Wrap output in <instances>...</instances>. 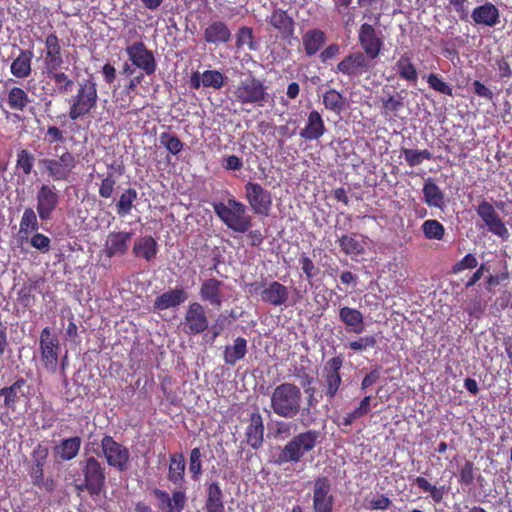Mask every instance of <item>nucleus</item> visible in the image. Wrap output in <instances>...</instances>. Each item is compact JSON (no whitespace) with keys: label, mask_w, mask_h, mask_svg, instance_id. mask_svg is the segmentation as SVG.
Listing matches in <instances>:
<instances>
[{"label":"nucleus","mask_w":512,"mask_h":512,"mask_svg":"<svg viewBox=\"0 0 512 512\" xmlns=\"http://www.w3.org/2000/svg\"><path fill=\"white\" fill-rule=\"evenodd\" d=\"M377 343L375 336H364L349 343V348L353 351H363L367 348H373Z\"/></svg>","instance_id":"nucleus-61"},{"label":"nucleus","mask_w":512,"mask_h":512,"mask_svg":"<svg viewBox=\"0 0 512 512\" xmlns=\"http://www.w3.org/2000/svg\"><path fill=\"white\" fill-rule=\"evenodd\" d=\"M325 107L334 112H340L344 108V97L334 89H330L323 95Z\"/></svg>","instance_id":"nucleus-50"},{"label":"nucleus","mask_w":512,"mask_h":512,"mask_svg":"<svg viewBox=\"0 0 512 512\" xmlns=\"http://www.w3.org/2000/svg\"><path fill=\"white\" fill-rule=\"evenodd\" d=\"M43 165L48 175L55 181L67 180L72 170L76 167V157L65 150L58 159L43 158L39 161Z\"/></svg>","instance_id":"nucleus-11"},{"label":"nucleus","mask_w":512,"mask_h":512,"mask_svg":"<svg viewBox=\"0 0 512 512\" xmlns=\"http://www.w3.org/2000/svg\"><path fill=\"white\" fill-rule=\"evenodd\" d=\"M303 395L296 384L285 382L276 386L271 394L270 407L282 418L293 419L300 416V424L310 427L316 417L309 407H302Z\"/></svg>","instance_id":"nucleus-1"},{"label":"nucleus","mask_w":512,"mask_h":512,"mask_svg":"<svg viewBox=\"0 0 512 512\" xmlns=\"http://www.w3.org/2000/svg\"><path fill=\"white\" fill-rule=\"evenodd\" d=\"M358 42L362 53L375 61L383 49L384 39L381 31L368 23H363L358 31Z\"/></svg>","instance_id":"nucleus-10"},{"label":"nucleus","mask_w":512,"mask_h":512,"mask_svg":"<svg viewBox=\"0 0 512 512\" xmlns=\"http://www.w3.org/2000/svg\"><path fill=\"white\" fill-rule=\"evenodd\" d=\"M302 40L306 55L312 56L324 45L325 34L319 29L308 30Z\"/></svg>","instance_id":"nucleus-36"},{"label":"nucleus","mask_w":512,"mask_h":512,"mask_svg":"<svg viewBox=\"0 0 512 512\" xmlns=\"http://www.w3.org/2000/svg\"><path fill=\"white\" fill-rule=\"evenodd\" d=\"M84 486L92 496H98L105 487V467L93 456L81 463Z\"/></svg>","instance_id":"nucleus-7"},{"label":"nucleus","mask_w":512,"mask_h":512,"mask_svg":"<svg viewBox=\"0 0 512 512\" xmlns=\"http://www.w3.org/2000/svg\"><path fill=\"white\" fill-rule=\"evenodd\" d=\"M34 165V156L27 150L22 149L17 153L16 166L20 168L25 175H29L32 172Z\"/></svg>","instance_id":"nucleus-55"},{"label":"nucleus","mask_w":512,"mask_h":512,"mask_svg":"<svg viewBox=\"0 0 512 512\" xmlns=\"http://www.w3.org/2000/svg\"><path fill=\"white\" fill-rule=\"evenodd\" d=\"M288 295L287 287L277 281L271 282L268 287L261 291L262 300L274 306L285 304Z\"/></svg>","instance_id":"nucleus-30"},{"label":"nucleus","mask_w":512,"mask_h":512,"mask_svg":"<svg viewBox=\"0 0 512 512\" xmlns=\"http://www.w3.org/2000/svg\"><path fill=\"white\" fill-rule=\"evenodd\" d=\"M41 360L49 372H56L58 367L59 340L52 334L49 327H45L39 339Z\"/></svg>","instance_id":"nucleus-13"},{"label":"nucleus","mask_w":512,"mask_h":512,"mask_svg":"<svg viewBox=\"0 0 512 512\" xmlns=\"http://www.w3.org/2000/svg\"><path fill=\"white\" fill-rule=\"evenodd\" d=\"M326 131L324 121L320 113L316 110L308 114L305 127L299 132V136L305 140H318Z\"/></svg>","instance_id":"nucleus-27"},{"label":"nucleus","mask_w":512,"mask_h":512,"mask_svg":"<svg viewBox=\"0 0 512 512\" xmlns=\"http://www.w3.org/2000/svg\"><path fill=\"white\" fill-rule=\"evenodd\" d=\"M235 44L238 49H242L244 46H247L250 51L259 49V43L255 40L253 29L247 26H242L237 30Z\"/></svg>","instance_id":"nucleus-43"},{"label":"nucleus","mask_w":512,"mask_h":512,"mask_svg":"<svg viewBox=\"0 0 512 512\" xmlns=\"http://www.w3.org/2000/svg\"><path fill=\"white\" fill-rule=\"evenodd\" d=\"M7 102L11 109L23 111L29 103V98L23 89L13 87L8 92Z\"/></svg>","instance_id":"nucleus-45"},{"label":"nucleus","mask_w":512,"mask_h":512,"mask_svg":"<svg viewBox=\"0 0 512 512\" xmlns=\"http://www.w3.org/2000/svg\"><path fill=\"white\" fill-rule=\"evenodd\" d=\"M189 471L194 481H197L202 474V453L198 447L193 448L190 452Z\"/></svg>","instance_id":"nucleus-54"},{"label":"nucleus","mask_w":512,"mask_h":512,"mask_svg":"<svg viewBox=\"0 0 512 512\" xmlns=\"http://www.w3.org/2000/svg\"><path fill=\"white\" fill-rule=\"evenodd\" d=\"M427 82L429 86L437 92L442 94L452 96L453 90L452 88L442 80L437 74L431 73L427 77Z\"/></svg>","instance_id":"nucleus-57"},{"label":"nucleus","mask_w":512,"mask_h":512,"mask_svg":"<svg viewBox=\"0 0 512 512\" xmlns=\"http://www.w3.org/2000/svg\"><path fill=\"white\" fill-rule=\"evenodd\" d=\"M101 450L109 466L121 472L128 469L130 453L124 445L105 435L101 440Z\"/></svg>","instance_id":"nucleus-9"},{"label":"nucleus","mask_w":512,"mask_h":512,"mask_svg":"<svg viewBox=\"0 0 512 512\" xmlns=\"http://www.w3.org/2000/svg\"><path fill=\"white\" fill-rule=\"evenodd\" d=\"M46 57L44 60L45 70L53 71L58 70L62 64L63 59L61 56V47L59 45V39L56 34L52 33L46 37Z\"/></svg>","instance_id":"nucleus-25"},{"label":"nucleus","mask_w":512,"mask_h":512,"mask_svg":"<svg viewBox=\"0 0 512 512\" xmlns=\"http://www.w3.org/2000/svg\"><path fill=\"white\" fill-rule=\"evenodd\" d=\"M46 72L48 77L54 82L55 85L51 95L65 94L72 89L74 82L64 72H58L57 70Z\"/></svg>","instance_id":"nucleus-42"},{"label":"nucleus","mask_w":512,"mask_h":512,"mask_svg":"<svg viewBox=\"0 0 512 512\" xmlns=\"http://www.w3.org/2000/svg\"><path fill=\"white\" fill-rule=\"evenodd\" d=\"M474 481V463L466 461L461 467L459 474V483L471 485Z\"/></svg>","instance_id":"nucleus-62"},{"label":"nucleus","mask_w":512,"mask_h":512,"mask_svg":"<svg viewBox=\"0 0 512 512\" xmlns=\"http://www.w3.org/2000/svg\"><path fill=\"white\" fill-rule=\"evenodd\" d=\"M115 184L116 181L111 175L104 178L99 187V195L103 198H110L114 191Z\"/></svg>","instance_id":"nucleus-64"},{"label":"nucleus","mask_w":512,"mask_h":512,"mask_svg":"<svg viewBox=\"0 0 512 512\" xmlns=\"http://www.w3.org/2000/svg\"><path fill=\"white\" fill-rule=\"evenodd\" d=\"M33 52L30 50H21L20 54L11 64V73L17 78H26L31 73V61Z\"/></svg>","instance_id":"nucleus-34"},{"label":"nucleus","mask_w":512,"mask_h":512,"mask_svg":"<svg viewBox=\"0 0 512 512\" xmlns=\"http://www.w3.org/2000/svg\"><path fill=\"white\" fill-rule=\"evenodd\" d=\"M370 401L371 396H365L360 401L358 407L346 414V416L343 418L342 425L350 426L356 419L366 415L370 410Z\"/></svg>","instance_id":"nucleus-48"},{"label":"nucleus","mask_w":512,"mask_h":512,"mask_svg":"<svg viewBox=\"0 0 512 512\" xmlns=\"http://www.w3.org/2000/svg\"><path fill=\"white\" fill-rule=\"evenodd\" d=\"M152 493L157 499L160 512H182L186 506L187 496L184 491L175 490L170 495L164 490L155 488Z\"/></svg>","instance_id":"nucleus-18"},{"label":"nucleus","mask_w":512,"mask_h":512,"mask_svg":"<svg viewBox=\"0 0 512 512\" xmlns=\"http://www.w3.org/2000/svg\"><path fill=\"white\" fill-rule=\"evenodd\" d=\"M203 75V87L219 90L224 86L225 76L218 70H206Z\"/></svg>","instance_id":"nucleus-52"},{"label":"nucleus","mask_w":512,"mask_h":512,"mask_svg":"<svg viewBox=\"0 0 512 512\" xmlns=\"http://www.w3.org/2000/svg\"><path fill=\"white\" fill-rule=\"evenodd\" d=\"M299 263L306 276L308 283L312 285L313 278L316 277L320 272L319 268L316 267L313 261L305 254H303L300 257Z\"/></svg>","instance_id":"nucleus-56"},{"label":"nucleus","mask_w":512,"mask_h":512,"mask_svg":"<svg viewBox=\"0 0 512 512\" xmlns=\"http://www.w3.org/2000/svg\"><path fill=\"white\" fill-rule=\"evenodd\" d=\"M212 206L218 218L234 232L245 233L252 226V217L247 214V207L234 197L229 198L227 204L215 202Z\"/></svg>","instance_id":"nucleus-3"},{"label":"nucleus","mask_w":512,"mask_h":512,"mask_svg":"<svg viewBox=\"0 0 512 512\" xmlns=\"http://www.w3.org/2000/svg\"><path fill=\"white\" fill-rule=\"evenodd\" d=\"M185 459L182 454H172L168 470V480L173 484H181L184 480Z\"/></svg>","instance_id":"nucleus-39"},{"label":"nucleus","mask_w":512,"mask_h":512,"mask_svg":"<svg viewBox=\"0 0 512 512\" xmlns=\"http://www.w3.org/2000/svg\"><path fill=\"white\" fill-rule=\"evenodd\" d=\"M132 236V232H110L104 245L105 255L109 258L125 255L128 251Z\"/></svg>","instance_id":"nucleus-21"},{"label":"nucleus","mask_w":512,"mask_h":512,"mask_svg":"<svg viewBox=\"0 0 512 512\" xmlns=\"http://www.w3.org/2000/svg\"><path fill=\"white\" fill-rule=\"evenodd\" d=\"M50 243V238L42 233H35L30 239V245L42 253H47L50 250Z\"/></svg>","instance_id":"nucleus-60"},{"label":"nucleus","mask_w":512,"mask_h":512,"mask_svg":"<svg viewBox=\"0 0 512 512\" xmlns=\"http://www.w3.org/2000/svg\"><path fill=\"white\" fill-rule=\"evenodd\" d=\"M37 213L41 220H49L59 204L58 194L50 186L43 184L36 195Z\"/></svg>","instance_id":"nucleus-19"},{"label":"nucleus","mask_w":512,"mask_h":512,"mask_svg":"<svg viewBox=\"0 0 512 512\" xmlns=\"http://www.w3.org/2000/svg\"><path fill=\"white\" fill-rule=\"evenodd\" d=\"M159 142L164 146L170 153L176 155L183 149V143L174 134L169 132H163L159 136Z\"/></svg>","instance_id":"nucleus-51"},{"label":"nucleus","mask_w":512,"mask_h":512,"mask_svg":"<svg viewBox=\"0 0 512 512\" xmlns=\"http://www.w3.org/2000/svg\"><path fill=\"white\" fill-rule=\"evenodd\" d=\"M20 225L27 227L32 231H37L39 229L37 215L33 208L28 207L24 210L20 220Z\"/></svg>","instance_id":"nucleus-59"},{"label":"nucleus","mask_w":512,"mask_h":512,"mask_svg":"<svg viewBox=\"0 0 512 512\" xmlns=\"http://www.w3.org/2000/svg\"><path fill=\"white\" fill-rule=\"evenodd\" d=\"M343 366V358L335 356L330 358L323 367L324 396L331 401L337 394L342 383L340 370Z\"/></svg>","instance_id":"nucleus-14"},{"label":"nucleus","mask_w":512,"mask_h":512,"mask_svg":"<svg viewBox=\"0 0 512 512\" xmlns=\"http://www.w3.org/2000/svg\"><path fill=\"white\" fill-rule=\"evenodd\" d=\"M422 191L424 195V201L429 207L438 208L441 211L446 208L444 193L436 185L432 178L425 180Z\"/></svg>","instance_id":"nucleus-29"},{"label":"nucleus","mask_w":512,"mask_h":512,"mask_svg":"<svg viewBox=\"0 0 512 512\" xmlns=\"http://www.w3.org/2000/svg\"><path fill=\"white\" fill-rule=\"evenodd\" d=\"M383 92L387 95L385 98L383 97L381 99L383 108L385 110L396 113L404 107V96H402L401 93L392 95L386 90H383Z\"/></svg>","instance_id":"nucleus-53"},{"label":"nucleus","mask_w":512,"mask_h":512,"mask_svg":"<svg viewBox=\"0 0 512 512\" xmlns=\"http://www.w3.org/2000/svg\"><path fill=\"white\" fill-rule=\"evenodd\" d=\"M129 60L145 74L152 75L157 68L156 60L152 51L148 50L141 41L129 45L126 49Z\"/></svg>","instance_id":"nucleus-16"},{"label":"nucleus","mask_w":512,"mask_h":512,"mask_svg":"<svg viewBox=\"0 0 512 512\" xmlns=\"http://www.w3.org/2000/svg\"><path fill=\"white\" fill-rule=\"evenodd\" d=\"M475 211L485 223L489 232L503 240H507L510 237V233L505 226V223L502 221L491 203L486 200H482L475 207Z\"/></svg>","instance_id":"nucleus-12"},{"label":"nucleus","mask_w":512,"mask_h":512,"mask_svg":"<svg viewBox=\"0 0 512 512\" xmlns=\"http://www.w3.org/2000/svg\"><path fill=\"white\" fill-rule=\"evenodd\" d=\"M414 483L417 485L418 488H420L423 492H428L430 494V497L435 503H440L444 495L447 493L446 486H440L437 487L435 485H432L426 478L424 477H417L414 480Z\"/></svg>","instance_id":"nucleus-44"},{"label":"nucleus","mask_w":512,"mask_h":512,"mask_svg":"<svg viewBox=\"0 0 512 512\" xmlns=\"http://www.w3.org/2000/svg\"><path fill=\"white\" fill-rule=\"evenodd\" d=\"M81 443L82 440L78 436L63 439L55 447V453L62 461L72 460L78 455Z\"/></svg>","instance_id":"nucleus-32"},{"label":"nucleus","mask_w":512,"mask_h":512,"mask_svg":"<svg viewBox=\"0 0 512 512\" xmlns=\"http://www.w3.org/2000/svg\"><path fill=\"white\" fill-rule=\"evenodd\" d=\"M96 84L91 80H85L79 83L76 95L72 96L69 118L77 120L88 114L97 104Z\"/></svg>","instance_id":"nucleus-6"},{"label":"nucleus","mask_w":512,"mask_h":512,"mask_svg":"<svg viewBox=\"0 0 512 512\" xmlns=\"http://www.w3.org/2000/svg\"><path fill=\"white\" fill-rule=\"evenodd\" d=\"M135 256L143 257L146 261H151L157 254V243L152 236H145L138 239L133 246Z\"/></svg>","instance_id":"nucleus-35"},{"label":"nucleus","mask_w":512,"mask_h":512,"mask_svg":"<svg viewBox=\"0 0 512 512\" xmlns=\"http://www.w3.org/2000/svg\"><path fill=\"white\" fill-rule=\"evenodd\" d=\"M321 442V432L313 429L294 435L281 449L275 458V464L298 463L302 457L315 449Z\"/></svg>","instance_id":"nucleus-2"},{"label":"nucleus","mask_w":512,"mask_h":512,"mask_svg":"<svg viewBox=\"0 0 512 512\" xmlns=\"http://www.w3.org/2000/svg\"><path fill=\"white\" fill-rule=\"evenodd\" d=\"M233 95L240 104H254L259 107H263L269 98L267 87L251 74L238 82Z\"/></svg>","instance_id":"nucleus-4"},{"label":"nucleus","mask_w":512,"mask_h":512,"mask_svg":"<svg viewBox=\"0 0 512 512\" xmlns=\"http://www.w3.org/2000/svg\"><path fill=\"white\" fill-rule=\"evenodd\" d=\"M221 286L222 282L215 278L205 280L200 288L201 299L213 306L220 307L222 304Z\"/></svg>","instance_id":"nucleus-31"},{"label":"nucleus","mask_w":512,"mask_h":512,"mask_svg":"<svg viewBox=\"0 0 512 512\" xmlns=\"http://www.w3.org/2000/svg\"><path fill=\"white\" fill-rule=\"evenodd\" d=\"M395 67L397 69L399 76L402 79L411 83L417 82L418 72L416 70V67L413 65L411 57L409 56L408 53H404L403 55H401V57L396 62Z\"/></svg>","instance_id":"nucleus-38"},{"label":"nucleus","mask_w":512,"mask_h":512,"mask_svg":"<svg viewBox=\"0 0 512 512\" xmlns=\"http://www.w3.org/2000/svg\"><path fill=\"white\" fill-rule=\"evenodd\" d=\"M183 332L187 335L203 333L209 326V320L204 307L198 302L188 305L182 322Z\"/></svg>","instance_id":"nucleus-15"},{"label":"nucleus","mask_w":512,"mask_h":512,"mask_svg":"<svg viewBox=\"0 0 512 512\" xmlns=\"http://www.w3.org/2000/svg\"><path fill=\"white\" fill-rule=\"evenodd\" d=\"M49 454V450L46 446H43L41 444H38L32 454H31V460H32V466L30 469V476L33 480L34 485H41L44 481V472L43 467L47 460Z\"/></svg>","instance_id":"nucleus-26"},{"label":"nucleus","mask_w":512,"mask_h":512,"mask_svg":"<svg viewBox=\"0 0 512 512\" xmlns=\"http://www.w3.org/2000/svg\"><path fill=\"white\" fill-rule=\"evenodd\" d=\"M138 198V193L134 188L125 189L116 203V211L120 217H124L131 213L134 202Z\"/></svg>","instance_id":"nucleus-40"},{"label":"nucleus","mask_w":512,"mask_h":512,"mask_svg":"<svg viewBox=\"0 0 512 512\" xmlns=\"http://www.w3.org/2000/svg\"><path fill=\"white\" fill-rule=\"evenodd\" d=\"M338 241L341 251L346 255L358 256L364 251L362 244L353 236L342 235Z\"/></svg>","instance_id":"nucleus-46"},{"label":"nucleus","mask_w":512,"mask_h":512,"mask_svg":"<svg viewBox=\"0 0 512 512\" xmlns=\"http://www.w3.org/2000/svg\"><path fill=\"white\" fill-rule=\"evenodd\" d=\"M422 231L427 239L441 240L445 234L444 226L437 220H426L422 224Z\"/></svg>","instance_id":"nucleus-47"},{"label":"nucleus","mask_w":512,"mask_h":512,"mask_svg":"<svg viewBox=\"0 0 512 512\" xmlns=\"http://www.w3.org/2000/svg\"><path fill=\"white\" fill-rule=\"evenodd\" d=\"M339 319L345 325L347 331L360 334L364 331V316L356 308L343 306L339 310Z\"/></svg>","instance_id":"nucleus-28"},{"label":"nucleus","mask_w":512,"mask_h":512,"mask_svg":"<svg viewBox=\"0 0 512 512\" xmlns=\"http://www.w3.org/2000/svg\"><path fill=\"white\" fill-rule=\"evenodd\" d=\"M244 189L245 198L251 210L257 215L268 216L272 207L270 191L256 182H247Z\"/></svg>","instance_id":"nucleus-8"},{"label":"nucleus","mask_w":512,"mask_h":512,"mask_svg":"<svg viewBox=\"0 0 512 512\" xmlns=\"http://www.w3.org/2000/svg\"><path fill=\"white\" fill-rule=\"evenodd\" d=\"M471 18L477 25L494 27L500 22V12L494 4L486 2L473 9Z\"/></svg>","instance_id":"nucleus-24"},{"label":"nucleus","mask_w":512,"mask_h":512,"mask_svg":"<svg viewBox=\"0 0 512 512\" xmlns=\"http://www.w3.org/2000/svg\"><path fill=\"white\" fill-rule=\"evenodd\" d=\"M246 443L254 450L262 447L264 442V424L261 414L256 411L250 415V422L245 431Z\"/></svg>","instance_id":"nucleus-23"},{"label":"nucleus","mask_w":512,"mask_h":512,"mask_svg":"<svg viewBox=\"0 0 512 512\" xmlns=\"http://www.w3.org/2000/svg\"><path fill=\"white\" fill-rule=\"evenodd\" d=\"M407 164L410 167L420 165L424 160H431L432 153L429 150L403 149L402 151Z\"/></svg>","instance_id":"nucleus-49"},{"label":"nucleus","mask_w":512,"mask_h":512,"mask_svg":"<svg viewBox=\"0 0 512 512\" xmlns=\"http://www.w3.org/2000/svg\"><path fill=\"white\" fill-rule=\"evenodd\" d=\"M270 24L285 36H291L293 34L294 22L286 11L281 9L274 10L270 17Z\"/></svg>","instance_id":"nucleus-37"},{"label":"nucleus","mask_w":512,"mask_h":512,"mask_svg":"<svg viewBox=\"0 0 512 512\" xmlns=\"http://www.w3.org/2000/svg\"><path fill=\"white\" fill-rule=\"evenodd\" d=\"M477 266L478 260L476 256L474 254L468 253L452 267V272L457 274L466 269H474Z\"/></svg>","instance_id":"nucleus-58"},{"label":"nucleus","mask_w":512,"mask_h":512,"mask_svg":"<svg viewBox=\"0 0 512 512\" xmlns=\"http://www.w3.org/2000/svg\"><path fill=\"white\" fill-rule=\"evenodd\" d=\"M205 502H224L223 492L218 482H212L208 485Z\"/></svg>","instance_id":"nucleus-63"},{"label":"nucleus","mask_w":512,"mask_h":512,"mask_svg":"<svg viewBox=\"0 0 512 512\" xmlns=\"http://www.w3.org/2000/svg\"><path fill=\"white\" fill-rule=\"evenodd\" d=\"M26 385L24 378H18L11 386L4 387L1 392L4 396V406L8 409H15V404L19 400V392Z\"/></svg>","instance_id":"nucleus-41"},{"label":"nucleus","mask_w":512,"mask_h":512,"mask_svg":"<svg viewBox=\"0 0 512 512\" xmlns=\"http://www.w3.org/2000/svg\"><path fill=\"white\" fill-rule=\"evenodd\" d=\"M333 495L331 482L327 477H318L314 482L313 510L314 512H332Z\"/></svg>","instance_id":"nucleus-17"},{"label":"nucleus","mask_w":512,"mask_h":512,"mask_svg":"<svg viewBox=\"0 0 512 512\" xmlns=\"http://www.w3.org/2000/svg\"><path fill=\"white\" fill-rule=\"evenodd\" d=\"M203 38L207 44L219 47L231 41L232 31L226 22L222 20H212L205 27Z\"/></svg>","instance_id":"nucleus-20"},{"label":"nucleus","mask_w":512,"mask_h":512,"mask_svg":"<svg viewBox=\"0 0 512 512\" xmlns=\"http://www.w3.org/2000/svg\"><path fill=\"white\" fill-rule=\"evenodd\" d=\"M375 67V62L361 51H355L346 55L336 67V72L341 73L351 81L361 77L368 78Z\"/></svg>","instance_id":"nucleus-5"},{"label":"nucleus","mask_w":512,"mask_h":512,"mask_svg":"<svg viewBox=\"0 0 512 512\" xmlns=\"http://www.w3.org/2000/svg\"><path fill=\"white\" fill-rule=\"evenodd\" d=\"M247 353V340L237 337L233 345H227L223 353L224 362L228 365H235L242 360Z\"/></svg>","instance_id":"nucleus-33"},{"label":"nucleus","mask_w":512,"mask_h":512,"mask_svg":"<svg viewBox=\"0 0 512 512\" xmlns=\"http://www.w3.org/2000/svg\"><path fill=\"white\" fill-rule=\"evenodd\" d=\"M188 299V293L183 288L168 290L157 296L153 303V311H164L176 308Z\"/></svg>","instance_id":"nucleus-22"}]
</instances>
